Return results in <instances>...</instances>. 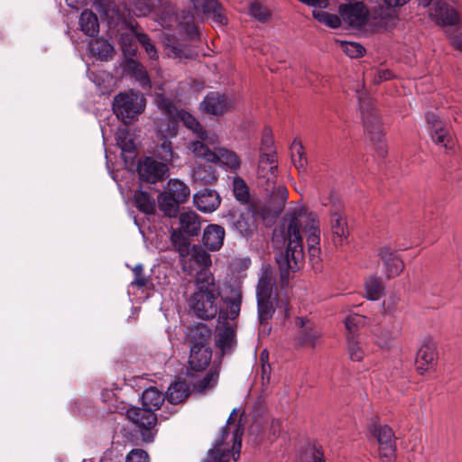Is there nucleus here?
I'll return each mask as SVG.
<instances>
[{"label": "nucleus", "instance_id": "nucleus-37", "mask_svg": "<svg viewBox=\"0 0 462 462\" xmlns=\"http://www.w3.org/2000/svg\"><path fill=\"white\" fill-rule=\"evenodd\" d=\"M273 286L272 273L268 269L263 270L256 286V297L273 296Z\"/></svg>", "mask_w": 462, "mask_h": 462}, {"label": "nucleus", "instance_id": "nucleus-5", "mask_svg": "<svg viewBox=\"0 0 462 462\" xmlns=\"http://www.w3.org/2000/svg\"><path fill=\"white\" fill-rule=\"evenodd\" d=\"M243 433L244 428L240 424L236 425L232 439L233 446L230 450L228 448H223L229 435L226 426L223 427L220 437L216 439L213 448L208 451L207 457L203 462H229L231 455H233L235 460H237L241 450Z\"/></svg>", "mask_w": 462, "mask_h": 462}, {"label": "nucleus", "instance_id": "nucleus-30", "mask_svg": "<svg viewBox=\"0 0 462 462\" xmlns=\"http://www.w3.org/2000/svg\"><path fill=\"white\" fill-rule=\"evenodd\" d=\"M189 395V387L185 382L178 381L171 383L166 392L167 400L173 404L183 402Z\"/></svg>", "mask_w": 462, "mask_h": 462}, {"label": "nucleus", "instance_id": "nucleus-28", "mask_svg": "<svg viewBox=\"0 0 462 462\" xmlns=\"http://www.w3.org/2000/svg\"><path fill=\"white\" fill-rule=\"evenodd\" d=\"M208 144H211L202 139L189 143L188 148L195 157L205 160L208 162H216L217 152L211 151Z\"/></svg>", "mask_w": 462, "mask_h": 462}, {"label": "nucleus", "instance_id": "nucleus-54", "mask_svg": "<svg viewBox=\"0 0 462 462\" xmlns=\"http://www.w3.org/2000/svg\"><path fill=\"white\" fill-rule=\"evenodd\" d=\"M136 40L140 42V44L143 47L146 53L148 54L151 60H156L158 58V52L152 42L150 37L144 32H136L135 33Z\"/></svg>", "mask_w": 462, "mask_h": 462}, {"label": "nucleus", "instance_id": "nucleus-52", "mask_svg": "<svg viewBox=\"0 0 462 462\" xmlns=\"http://www.w3.org/2000/svg\"><path fill=\"white\" fill-rule=\"evenodd\" d=\"M249 12H250V14L254 19H256L257 21H259L260 23H266L271 17L270 11L265 6H263L261 3L257 2V1L253 2L250 5Z\"/></svg>", "mask_w": 462, "mask_h": 462}, {"label": "nucleus", "instance_id": "nucleus-31", "mask_svg": "<svg viewBox=\"0 0 462 462\" xmlns=\"http://www.w3.org/2000/svg\"><path fill=\"white\" fill-rule=\"evenodd\" d=\"M136 208L145 215H152L155 212V201L146 191L136 190L134 195Z\"/></svg>", "mask_w": 462, "mask_h": 462}, {"label": "nucleus", "instance_id": "nucleus-15", "mask_svg": "<svg viewBox=\"0 0 462 462\" xmlns=\"http://www.w3.org/2000/svg\"><path fill=\"white\" fill-rule=\"evenodd\" d=\"M200 106L206 113L218 116L226 113L231 108V102L224 94L209 92Z\"/></svg>", "mask_w": 462, "mask_h": 462}, {"label": "nucleus", "instance_id": "nucleus-36", "mask_svg": "<svg viewBox=\"0 0 462 462\" xmlns=\"http://www.w3.org/2000/svg\"><path fill=\"white\" fill-rule=\"evenodd\" d=\"M167 54L169 57L179 60L192 59L197 55L196 51L191 48V46L181 42H173L171 44H168Z\"/></svg>", "mask_w": 462, "mask_h": 462}, {"label": "nucleus", "instance_id": "nucleus-19", "mask_svg": "<svg viewBox=\"0 0 462 462\" xmlns=\"http://www.w3.org/2000/svg\"><path fill=\"white\" fill-rule=\"evenodd\" d=\"M189 355L188 359L189 367L194 372H202L208 368L212 358L210 346L189 347Z\"/></svg>", "mask_w": 462, "mask_h": 462}, {"label": "nucleus", "instance_id": "nucleus-21", "mask_svg": "<svg viewBox=\"0 0 462 462\" xmlns=\"http://www.w3.org/2000/svg\"><path fill=\"white\" fill-rule=\"evenodd\" d=\"M380 259L384 265V273L388 279L398 276L404 268L403 261L397 255L395 251L390 248H382L379 252Z\"/></svg>", "mask_w": 462, "mask_h": 462}, {"label": "nucleus", "instance_id": "nucleus-22", "mask_svg": "<svg viewBox=\"0 0 462 462\" xmlns=\"http://www.w3.org/2000/svg\"><path fill=\"white\" fill-rule=\"evenodd\" d=\"M171 242L176 252L179 254L180 262L182 270H190V265L187 261V256H189V251L192 245L189 238L181 231L173 229L171 234Z\"/></svg>", "mask_w": 462, "mask_h": 462}, {"label": "nucleus", "instance_id": "nucleus-57", "mask_svg": "<svg viewBox=\"0 0 462 462\" xmlns=\"http://www.w3.org/2000/svg\"><path fill=\"white\" fill-rule=\"evenodd\" d=\"M158 106L160 109L171 118H176L180 114V110L176 107L173 102L168 98H159Z\"/></svg>", "mask_w": 462, "mask_h": 462}, {"label": "nucleus", "instance_id": "nucleus-18", "mask_svg": "<svg viewBox=\"0 0 462 462\" xmlns=\"http://www.w3.org/2000/svg\"><path fill=\"white\" fill-rule=\"evenodd\" d=\"M438 353L434 343H424L417 352L416 367L420 374L433 368L437 364Z\"/></svg>", "mask_w": 462, "mask_h": 462}, {"label": "nucleus", "instance_id": "nucleus-48", "mask_svg": "<svg viewBox=\"0 0 462 462\" xmlns=\"http://www.w3.org/2000/svg\"><path fill=\"white\" fill-rule=\"evenodd\" d=\"M319 337L320 333L318 330L303 328L298 337V341L300 346L314 347Z\"/></svg>", "mask_w": 462, "mask_h": 462}, {"label": "nucleus", "instance_id": "nucleus-38", "mask_svg": "<svg viewBox=\"0 0 462 462\" xmlns=\"http://www.w3.org/2000/svg\"><path fill=\"white\" fill-rule=\"evenodd\" d=\"M193 177L196 181L202 184H212L217 178L216 171L211 165H199L193 171Z\"/></svg>", "mask_w": 462, "mask_h": 462}, {"label": "nucleus", "instance_id": "nucleus-32", "mask_svg": "<svg viewBox=\"0 0 462 462\" xmlns=\"http://www.w3.org/2000/svg\"><path fill=\"white\" fill-rule=\"evenodd\" d=\"M216 152V162H221L234 172H236L240 169L241 161L235 152L226 148H218Z\"/></svg>", "mask_w": 462, "mask_h": 462}, {"label": "nucleus", "instance_id": "nucleus-64", "mask_svg": "<svg viewBox=\"0 0 462 462\" xmlns=\"http://www.w3.org/2000/svg\"><path fill=\"white\" fill-rule=\"evenodd\" d=\"M310 455L312 462H326L324 453L320 447L313 445L310 449Z\"/></svg>", "mask_w": 462, "mask_h": 462}, {"label": "nucleus", "instance_id": "nucleus-40", "mask_svg": "<svg viewBox=\"0 0 462 462\" xmlns=\"http://www.w3.org/2000/svg\"><path fill=\"white\" fill-rule=\"evenodd\" d=\"M126 68L133 73L143 87L150 86L151 81L148 73L140 62L134 59H130L126 61Z\"/></svg>", "mask_w": 462, "mask_h": 462}, {"label": "nucleus", "instance_id": "nucleus-3", "mask_svg": "<svg viewBox=\"0 0 462 462\" xmlns=\"http://www.w3.org/2000/svg\"><path fill=\"white\" fill-rule=\"evenodd\" d=\"M242 291L232 290L231 296L223 299L226 310H221L218 316L219 325L216 328V347L221 356L231 355L236 346V328L228 320H235L240 314Z\"/></svg>", "mask_w": 462, "mask_h": 462}, {"label": "nucleus", "instance_id": "nucleus-13", "mask_svg": "<svg viewBox=\"0 0 462 462\" xmlns=\"http://www.w3.org/2000/svg\"><path fill=\"white\" fill-rule=\"evenodd\" d=\"M212 329L202 322L194 323L187 328L185 343L189 347L210 346Z\"/></svg>", "mask_w": 462, "mask_h": 462}, {"label": "nucleus", "instance_id": "nucleus-63", "mask_svg": "<svg viewBox=\"0 0 462 462\" xmlns=\"http://www.w3.org/2000/svg\"><path fill=\"white\" fill-rule=\"evenodd\" d=\"M427 123L430 125L431 131L439 127L444 126V124L439 119V116L432 112L426 114Z\"/></svg>", "mask_w": 462, "mask_h": 462}, {"label": "nucleus", "instance_id": "nucleus-16", "mask_svg": "<svg viewBox=\"0 0 462 462\" xmlns=\"http://www.w3.org/2000/svg\"><path fill=\"white\" fill-rule=\"evenodd\" d=\"M193 202L199 211L212 213L219 207L221 198L216 190L205 188L194 194Z\"/></svg>", "mask_w": 462, "mask_h": 462}, {"label": "nucleus", "instance_id": "nucleus-53", "mask_svg": "<svg viewBox=\"0 0 462 462\" xmlns=\"http://www.w3.org/2000/svg\"><path fill=\"white\" fill-rule=\"evenodd\" d=\"M156 155L164 162H170L173 160L174 152L171 146V142L164 138L161 144L156 148Z\"/></svg>", "mask_w": 462, "mask_h": 462}, {"label": "nucleus", "instance_id": "nucleus-26", "mask_svg": "<svg viewBox=\"0 0 462 462\" xmlns=\"http://www.w3.org/2000/svg\"><path fill=\"white\" fill-rule=\"evenodd\" d=\"M180 227L177 230L188 235L189 236H197L200 233L201 220L200 217L194 211H187L180 214Z\"/></svg>", "mask_w": 462, "mask_h": 462}, {"label": "nucleus", "instance_id": "nucleus-58", "mask_svg": "<svg viewBox=\"0 0 462 462\" xmlns=\"http://www.w3.org/2000/svg\"><path fill=\"white\" fill-rule=\"evenodd\" d=\"M125 462H150V457L145 450L134 448L126 455Z\"/></svg>", "mask_w": 462, "mask_h": 462}, {"label": "nucleus", "instance_id": "nucleus-25", "mask_svg": "<svg viewBox=\"0 0 462 462\" xmlns=\"http://www.w3.org/2000/svg\"><path fill=\"white\" fill-rule=\"evenodd\" d=\"M277 155L274 150L265 151L260 150L258 174L260 177L266 178L270 180V176H275L277 171Z\"/></svg>", "mask_w": 462, "mask_h": 462}, {"label": "nucleus", "instance_id": "nucleus-39", "mask_svg": "<svg viewBox=\"0 0 462 462\" xmlns=\"http://www.w3.org/2000/svg\"><path fill=\"white\" fill-rule=\"evenodd\" d=\"M90 45L93 53L97 55L100 60H107L108 59H112L115 50L113 45L106 40L96 39Z\"/></svg>", "mask_w": 462, "mask_h": 462}, {"label": "nucleus", "instance_id": "nucleus-35", "mask_svg": "<svg viewBox=\"0 0 462 462\" xmlns=\"http://www.w3.org/2000/svg\"><path fill=\"white\" fill-rule=\"evenodd\" d=\"M180 203H184L190 195L189 188L179 180H171L168 182V190L165 192Z\"/></svg>", "mask_w": 462, "mask_h": 462}, {"label": "nucleus", "instance_id": "nucleus-47", "mask_svg": "<svg viewBox=\"0 0 462 462\" xmlns=\"http://www.w3.org/2000/svg\"><path fill=\"white\" fill-rule=\"evenodd\" d=\"M233 193L235 198L241 203H246L249 199V190L245 180L236 177L233 180Z\"/></svg>", "mask_w": 462, "mask_h": 462}, {"label": "nucleus", "instance_id": "nucleus-12", "mask_svg": "<svg viewBox=\"0 0 462 462\" xmlns=\"http://www.w3.org/2000/svg\"><path fill=\"white\" fill-rule=\"evenodd\" d=\"M342 20L352 27L363 26L368 18V9L362 2L339 6Z\"/></svg>", "mask_w": 462, "mask_h": 462}, {"label": "nucleus", "instance_id": "nucleus-50", "mask_svg": "<svg viewBox=\"0 0 462 462\" xmlns=\"http://www.w3.org/2000/svg\"><path fill=\"white\" fill-rule=\"evenodd\" d=\"M218 373L215 370L210 369L205 376L199 380L195 385V389L199 393H203L207 390L213 388L217 381Z\"/></svg>", "mask_w": 462, "mask_h": 462}, {"label": "nucleus", "instance_id": "nucleus-41", "mask_svg": "<svg viewBox=\"0 0 462 462\" xmlns=\"http://www.w3.org/2000/svg\"><path fill=\"white\" fill-rule=\"evenodd\" d=\"M116 144L125 152H134L135 145L133 138L131 137L130 131L126 127L118 128L116 133Z\"/></svg>", "mask_w": 462, "mask_h": 462}, {"label": "nucleus", "instance_id": "nucleus-23", "mask_svg": "<svg viewBox=\"0 0 462 462\" xmlns=\"http://www.w3.org/2000/svg\"><path fill=\"white\" fill-rule=\"evenodd\" d=\"M225 235L226 232L223 226L210 224L204 229L202 236L203 245L209 251H218L223 246Z\"/></svg>", "mask_w": 462, "mask_h": 462}, {"label": "nucleus", "instance_id": "nucleus-2", "mask_svg": "<svg viewBox=\"0 0 462 462\" xmlns=\"http://www.w3.org/2000/svg\"><path fill=\"white\" fill-rule=\"evenodd\" d=\"M196 290L191 295L189 304L194 315L201 319H212L222 308L219 307L220 289L209 270L197 273L195 279Z\"/></svg>", "mask_w": 462, "mask_h": 462}, {"label": "nucleus", "instance_id": "nucleus-51", "mask_svg": "<svg viewBox=\"0 0 462 462\" xmlns=\"http://www.w3.org/2000/svg\"><path fill=\"white\" fill-rule=\"evenodd\" d=\"M309 235L307 237V244L309 248L318 247L319 245V234L320 230L319 227V221L314 217L309 219Z\"/></svg>", "mask_w": 462, "mask_h": 462}, {"label": "nucleus", "instance_id": "nucleus-43", "mask_svg": "<svg viewBox=\"0 0 462 462\" xmlns=\"http://www.w3.org/2000/svg\"><path fill=\"white\" fill-rule=\"evenodd\" d=\"M312 15L318 22L325 24L329 28L337 29L341 25V16H338L335 14H329L323 10H313Z\"/></svg>", "mask_w": 462, "mask_h": 462}, {"label": "nucleus", "instance_id": "nucleus-24", "mask_svg": "<svg viewBox=\"0 0 462 462\" xmlns=\"http://www.w3.org/2000/svg\"><path fill=\"white\" fill-rule=\"evenodd\" d=\"M232 228L244 237H251L256 228L251 212L234 213L230 217Z\"/></svg>", "mask_w": 462, "mask_h": 462}, {"label": "nucleus", "instance_id": "nucleus-8", "mask_svg": "<svg viewBox=\"0 0 462 462\" xmlns=\"http://www.w3.org/2000/svg\"><path fill=\"white\" fill-rule=\"evenodd\" d=\"M126 417L141 433L143 441L153 440L152 429L158 420L154 411L143 407H131L126 411Z\"/></svg>", "mask_w": 462, "mask_h": 462}, {"label": "nucleus", "instance_id": "nucleus-17", "mask_svg": "<svg viewBox=\"0 0 462 462\" xmlns=\"http://www.w3.org/2000/svg\"><path fill=\"white\" fill-rule=\"evenodd\" d=\"M176 118L180 119L187 128L195 133L199 139H202L212 144L217 143V134L205 130L203 125L190 113L185 110H180V114Z\"/></svg>", "mask_w": 462, "mask_h": 462}, {"label": "nucleus", "instance_id": "nucleus-44", "mask_svg": "<svg viewBox=\"0 0 462 462\" xmlns=\"http://www.w3.org/2000/svg\"><path fill=\"white\" fill-rule=\"evenodd\" d=\"M136 38L132 33H122L120 37V44L125 58L127 60L134 59L137 46L135 42Z\"/></svg>", "mask_w": 462, "mask_h": 462}, {"label": "nucleus", "instance_id": "nucleus-11", "mask_svg": "<svg viewBox=\"0 0 462 462\" xmlns=\"http://www.w3.org/2000/svg\"><path fill=\"white\" fill-rule=\"evenodd\" d=\"M430 16L441 26H454L459 23V14L447 3L438 0L430 8Z\"/></svg>", "mask_w": 462, "mask_h": 462}, {"label": "nucleus", "instance_id": "nucleus-33", "mask_svg": "<svg viewBox=\"0 0 462 462\" xmlns=\"http://www.w3.org/2000/svg\"><path fill=\"white\" fill-rule=\"evenodd\" d=\"M158 207L166 217H175L179 213V205L180 202L176 199L170 197L167 193L162 192L158 195Z\"/></svg>", "mask_w": 462, "mask_h": 462}, {"label": "nucleus", "instance_id": "nucleus-34", "mask_svg": "<svg viewBox=\"0 0 462 462\" xmlns=\"http://www.w3.org/2000/svg\"><path fill=\"white\" fill-rule=\"evenodd\" d=\"M162 9L166 15L171 21V15L174 14L173 7L169 3V0H146L143 3V6L140 7L137 13L140 15H147L152 10Z\"/></svg>", "mask_w": 462, "mask_h": 462}, {"label": "nucleus", "instance_id": "nucleus-4", "mask_svg": "<svg viewBox=\"0 0 462 462\" xmlns=\"http://www.w3.org/2000/svg\"><path fill=\"white\" fill-rule=\"evenodd\" d=\"M357 98L363 117L364 127L374 143L377 154L383 158L387 154L386 145L383 142V131L380 118L374 108L363 99L362 94L357 92Z\"/></svg>", "mask_w": 462, "mask_h": 462}, {"label": "nucleus", "instance_id": "nucleus-49", "mask_svg": "<svg viewBox=\"0 0 462 462\" xmlns=\"http://www.w3.org/2000/svg\"><path fill=\"white\" fill-rule=\"evenodd\" d=\"M347 352L352 361L360 362L365 356V351L354 336L347 337Z\"/></svg>", "mask_w": 462, "mask_h": 462}, {"label": "nucleus", "instance_id": "nucleus-42", "mask_svg": "<svg viewBox=\"0 0 462 462\" xmlns=\"http://www.w3.org/2000/svg\"><path fill=\"white\" fill-rule=\"evenodd\" d=\"M303 150L300 141L295 139L291 145V161L299 171H305L307 165V158Z\"/></svg>", "mask_w": 462, "mask_h": 462}, {"label": "nucleus", "instance_id": "nucleus-60", "mask_svg": "<svg viewBox=\"0 0 462 462\" xmlns=\"http://www.w3.org/2000/svg\"><path fill=\"white\" fill-rule=\"evenodd\" d=\"M374 334L376 337V344L381 347H386L392 341V333L387 329L375 328Z\"/></svg>", "mask_w": 462, "mask_h": 462}, {"label": "nucleus", "instance_id": "nucleus-29", "mask_svg": "<svg viewBox=\"0 0 462 462\" xmlns=\"http://www.w3.org/2000/svg\"><path fill=\"white\" fill-rule=\"evenodd\" d=\"M81 31L88 36L94 37L99 32V23L97 15L90 10H84L79 17Z\"/></svg>", "mask_w": 462, "mask_h": 462}, {"label": "nucleus", "instance_id": "nucleus-56", "mask_svg": "<svg viewBox=\"0 0 462 462\" xmlns=\"http://www.w3.org/2000/svg\"><path fill=\"white\" fill-rule=\"evenodd\" d=\"M194 9L197 12H202L203 14L215 13L218 7V4L216 0H190Z\"/></svg>", "mask_w": 462, "mask_h": 462}, {"label": "nucleus", "instance_id": "nucleus-55", "mask_svg": "<svg viewBox=\"0 0 462 462\" xmlns=\"http://www.w3.org/2000/svg\"><path fill=\"white\" fill-rule=\"evenodd\" d=\"M342 51L350 58H360L365 52V49L359 43L354 42H341Z\"/></svg>", "mask_w": 462, "mask_h": 462}, {"label": "nucleus", "instance_id": "nucleus-10", "mask_svg": "<svg viewBox=\"0 0 462 462\" xmlns=\"http://www.w3.org/2000/svg\"><path fill=\"white\" fill-rule=\"evenodd\" d=\"M329 215L333 243L336 246H341L347 243L349 235L346 219L342 212L341 204L333 203L329 209Z\"/></svg>", "mask_w": 462, "mask_h": 462}, {"label": "nucleus", "instance_id": "nucleus-46", "mask_svg": "<svg viewBox=\"0 0 462 462\" xmlns=\"http://www.w3.org/2000/svg\"><path fill=\"white\" fill-rule=\"evenodd\" d=\"M365 287L366 297L370 300H376L383 294L384 287L377 278L370 277Z\"/></svg>", "mask_w": 462, "mask_h": 462}, {"label": "nucleus", "instance_id": "nucleus-14", "mask_svg": "<svg viewBox=\"0 0 462 462\" xmlns=\"http://www.w3.org/2000/svg\"><path fill=\"white\" fill-rule=\"evenodd\" d=\"M257 300V314L260 322V330L262 333L269 334L271 327H269L268 321L273 318L276 305V296L271 297H256Z\"/></svg>", "mask_w": 462, "mask_h": 462}, {"label": "nucleus", "instance_id": "nucleus-6", "mask_svg": "<svg viewBox=\"0 0 462 462\" xmlns=\"http://www.w3.org/2000/svg\"><path fill=\"white\" fill-rule=\"evenodd\" d=\"M145 107V99L137 95L119 93L114 97L113 111L125 125L142 114Z\"/></svg>", "mask_w": 462, "mask_h": 462}, {"label": "nucleus", "instance_id": "nucleus-45", "mask_svg": "<svg viewBox=\"0 0 462 462\" xmlns=\"http://www.w3.org/2000/svg\"><path fill=\"white\" fill-rule=\"evenodd\" d=\"M431 139L432 141L439 144L446 149H451L453 144L452 137L448 132V129L444 125L442 127H439L431 131Z\"/></svg>", "mask_w": 462, "mask_h": 462}, {"label": "nucleus", "instance_id": "nucleus-20", "mask_svg": "<svg viewBox=\"0 0 462 462\" xmlns=\"http://www.w3.org/2000/svg\"><path fill=\"white\" fill-rule=\"evenodd\" d=\"M187 261L190 265V270H183L187 274L191 275L194 272L208 270V267L211 265V257L200 245H194L190 248L189 256H187Z\"/></svg>", "mask_w": 462, "mask_h": 462}, {"label": "nucleus", "instance_id": "nucleus-61", "mask_svg": "<svg viewBox=\"0 0 462 462\" xmlns=\"http://www.w3.org/2000/svg\"><path fill=\"white\" fill-rule=\"evenodd\" d=\"M273 199L281 206H283L288 199V190L285 186L279 185L273 192Z\"/></svg>", "mask_w": 462, "mask_h": 462}, {"label": "nucleus", "instance_id": "nucleus-27", "mask_svg": "<svg viewBox=\"0 0 462 462\" xmlns=\"http://www.w3.org/2000/svg\"><path fill=\"white\" fill-rule=\"evenodd\" d=\"M142 405L143 408L155 411L161 408L164 402V395L155 387H149L142 393Z\"/></svg>", "mask_w": 462, "mask_h": 462}, {"label": "nucleus", "instance_id": "nucleus-9", "mask_svg": "<svg viewBox=\"0 0 462 462\" xmlns=\"http://www.w3.org/2000/svg\"><path fill=\"white\" fill-rule=\"evenodd\" d=\"M168 167L166 163L145 157L138 162L137 172L142 181L156 183L165 179Z\"/></svg>", "mask_w": 462, "mask_h": 462}, {"label": "nucleus", "instance_id": "nucleus-7", "mask_svg": "<svg viewBox=\"0 0 462 462\" xmlns=\"http://www.w3.org/2000/svg\"><path fill=\"white\" fill-rule=\"evenodd\" d=\"M369 431L377 440L381 462H394L396 458V439L393 430L387 425L373 422L369 427Z\"/></svg>", "mask_w": 462, "mask_h": 462}, {"label": "nucleus", "instance_id": "nucleus-59", "mask_svg": "<svg viewBox=\"0 0 462 462\" xmlns=\"http://www.w3.org/2000/svg\"><path fill=\"white\" fill-rule=\"evenodd\" d=\"M133 273L134 274V279L131 282V285L137 288L145 287L147 285L148 280L143 274V266L142 264L135 265L133 269Z\"/></svg>", "mask_w": 462, "mask_h": 462}, {"label": "nucleus", "instance_id": "nucleus-1", "mask_svg": "<svg viewBox=\"0 0 462 462\" xmlns=\"http://www.w3.org/2000/svg\"><path fill=\"white\" fill-rule=\"evenodd\" d=\"M284 224H286V227L282 233L284 239L288 241V245L285 252H280L275 255L282 286L288 283L290 272L298 271L304 259L300 219L296 214L287 215L284 218Z\"/></svg>", "mask_w": 462, "mask_h": 462}, {"label": "nucleus", "instance_id": "nucleus-62", "mask_svg": "<svg viewBox=\"0 0 462 462\" xmlns=\"http://www.w3.org/2000/svg\"><path fill=\"white\" fill-rule=\"evenodd\" d=\"M363 317L358 315L348 316L345 319V325L348 332L351 334L350 336H354L353 334L356 332L357 325L362 321Z\"/></svg>", "mask_w": 462, "mask_h": 462}]
</instances>
